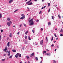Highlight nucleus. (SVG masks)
Returning a JSON list of instances; mask_svg holds the SVG:
<instances>
[{
    "label": "nucleus",
    "instance_id": "obj_1",
    "mask_svg": "<svg viewBox=\"0 0 63 63\" xmlns=\"http://www.w3.org/2000/svg\"><path fill=\"white\" fill-rule=\"evenodd\" d=\"M32 0H30L28 2H27L26 3V4L27 5H31L33 4V3L32 2H31Z\"/></svg>",
    "mask_w": 63,
    "mask_h": 63
},
{
    "label": "nucleus",
    "instance_id": "obj_2",
    "mask_svg": "<svg viewBox=\"0 0 63 63\" xmlns=\"http://www.w3.org/2000/svg\"><path fill=\"white\" fill-rule=\"evenodd\" d=\"M12 22L11 21H9V22H7V24L8 26H10L11 24H12Z\"/></svg>",
    "mask_w": 63,
    "mask_h": 63
},
{
    "label": "nucleus",
    "instance_id": "obj_3",
    "mask_svg": "<svg viewBox=\"0 0 63 63\" xmlns=\"http://www.w3.org/2000/svg\"><path fill=\"white\" fill-rule=\"evenodd\" d=\"M44 43V41H43V40H42L40 42V44L41 45H42L43 46V43Z\"/></svg>",
    "mask_w": 63,
    "mask_h": 63
},
{
    "label": "nucleus",
    "instance_id": "obj_4",
    "mask_svg": "<svg viewBox=\"0 0 63 63\" xmlns=\"http://www.w3.org/2000/svg\"><path fill=\"white\" fill-rule=\"evenodd\" d=\"M28 22H33V19H31Z\"/></svg>",
    "mask_w": 63,
    "mask_h": 63
},
{
    "label": "nucleus",
    "instance_id": "obj_5",
    "mask_svg": "<svg viewBox=\"0 0 63 63\" xmlns=\"http://www.w3.org/2000/svg\"><path fill=\"white\" fill-rule=\"evenodd\" d=\"M45 54L46 55H47L48 56H50V55H51V54H50V53H46Z\"/></svg>",
    "mask_w": 63,
    "mask_h": 63
},
{
    "label": "nucleus",
    "instance_id": "obj_6",
    "mask_svg": "<svg viewBox=\"0 0 63 63\" xmlns=\"http://www.w3.org/2000/svg\"><path fill=\"white\" fill-rule=\"evenodd\" d=\"M34 53H32V54H31L30 55V57H32V56H34Z\"/></svg>",
    "mask_w": 63,
    "mask_h": 63
},
{
    "label": "nucleus",
    "instance_id": "obj_7",
    "mask_svg": "<svg viewBox=\"0 0 63 63\" xmlns=\"http://www.w3.org/2000/svg\"><path fill=\"white\" fill-rule=\"evenodd\" d=\"M29 24L30 26H32V25H33L34 24H33V22H32Z\"/></svg>",
    "mask_w": 63,
    "mask_h": 63
},
{
    "label": "nucleus",
    "instance_id": "obj_8",
    "mask_svg": "<svg viewBox=\"0 0 63 63\" xmlns=\"http://www.w3.org/2000/svg\"><path fill=\"white\" fill-rule=\"evenodd\" d=\"M7 49V47H5V49H3L4 51H6Z\"/></svg>",
    "mask_w": 63,
    "mask_h": 63
},
{
    "label": "nucleus",
    "instance_id": "obj_9",
    "mask_svg": "<svg viewBox=\"0 0 63 63\" xmlns=\"http://www.w3.org/2000/svg\"><path fill=\"white\" fill-rule=\"evenodd\" d=\"M7 20H8V21H9L11 20V18L8 17L7 18Z\"/></svg>",
    "mask_w": 63,
    "mask_h": 63
},
{
    "label": "nucleus",
    "instance_id": "obj_10",
    "mask_svg": "<svg viewBox=\"0 0 63 63\" xmlns=\"http://www.w3.org/2000/svg\"><path fill=\"white\" fill-rule=\"evenodd\" d=\"M24 18H25V16H23L21 18H20V19H23Z\"/></svg>",
    "mask_w": 63,
    "mask_h": 63
},
{
    "label": "nucleus",
    "instance_id": "obj_11",
    "mask_svg": "<svg viewBox=\"0 0 63 63\" xmlns=\"http://www.w3.org/2000/svg\"><path fill=\"white\" fill-rule=\"evenodd\" d=\"M8 56H10V51H9L8 52Z\"/></svg>",
    "mask_w": 63,
    "mask_h": 63
},
{
    "label": "nucleus",
    "instance_id": "obj_12",
    "mask_svg": "<svg viewBox=\"0 0 63 63\" xmlns=\"http://www.w3.org/2000/svg\"><path fill=\"white\" fill-rule=\"evenodd\" d=\"M47 7V6L46 5L45 6L43 7H42L41 8V9H45V7Z\"/></svg>",
    "mask_w": 63,
    "mask_h": 63
},
{
    "label": "nucleus",
    "instance_id": "obj_13",
    "mask_svg": "<svg viewBox=\"0 0 63 63\" xmlns=\"http://www.w3.org/2000/svg\"><path fill=\"white\" fill-rule=\"evenodd\" d=\"M11 37L12 36V33H10V35H9V37Z\"/></svg>",
    "mask_w": 63,
    "mask_h": 63
},
{
    "label": "nucleus",
    "instance_id": "obj_14",
    "mask_svg": "<svg viewBox=\"0 0 63 63\" xmlns=\"http://www.w3.org/2000/svg\"><path fill=\"white\" fill-rule=\"evenodd\" d=\"M18 56L19 57H21V54H20Z\"/></svg>",
    "mask_w": 63,
    "mask_h": 63
},
{
    "label": "nucleus",
    "instance_id": "obj_15",
    "mask_svg": "<svg viewBox=\"0 0 63 63\" xmlns=\"http://www.w3.org/2000/svg\"><path fill=\"white\" fill-rule=\"evenodd\" d=\"M27 33H28V31H26V32H25V34H26V35H27Z\"/></svg>",
    "mask_w": 63,
    "mask_h": 63
},
{
    "label": "nucleus",
    "instance_id": "obj_16",
    "mask_svg": "<svg viewBox=\"0 0 63 63\" xmlns=\"http://www.w3.org/2000/svg\"><path fill=\"white\" fill-rule=\"evenodd\" d=\"M15 57L16 58H18V56H17V55H15Z\"/></svg>",
    "mask_w": 63,
    "mask_h": 63
},
{
    "label": "nucleus",
    "instance_id": "obj_17",
    "mask_svg": "<svg viewBox=\"0 0 63 63\" xmlns=\"http://www.w3.org/2000/svg\"><path fill=\"white\" fill-rule=\"evenodd\" d=\"M51 23L50 22H49L48 23V25H50Z\"/></svg>",
    "mask_w": 63,
    "mask_h": 63
},
{
    "label": "nucleus",
    "instance_id": "obj_18",
    "mask_svg": "<svg viewBox=\"0 0 63 63\" xmlns=\"http://www.w3.org/2000/svg\"><path fill=\"white\" fill-rule=\"evenodd\" d=\"M12 51H13V52H16V50H14V49H13L12 50Z\"/></svg>",
    "mask_w": 63,
    "mask_h": 63
},
{
    "label": "nucleus",
    "instance_id": "obj_19",
    "mask_svg": "<svg viewBox=\"0 0 63 63\" xmlns=\"http://www.w3.org/2000/svg\"><path fill=\"white\" fill-rule=\"evenodd\" d=\"M9 44H10V42H8L7 43V46L8 47H9Z\"/></svg>",
    "mask_w": 63,
    "mask_h": 63
},
{
    "label": "nucleus",
    "instance_id": "obj_20",
    "mask_svg": "<svg viewBox=\"0 0 63 63\" xmlns=\"http://www.w3.org/2000/svg\"><path fill=\"white\" fill-rule=\"evenodd\" d=\"M46 52H47V51H44L43 52V54H44V53H46Z\"/></svg>",
    "mask_w": 63,
    "mask_h": 63
},
{
    "label": "nucleus",
    "instance_id": "obj_21",
    "mask_svg": "<svg viewBox=\"0 0 63 63\" xmlns=\"http://www.w3.org/2000/svg\"><path fill=\"white\" fill-rule=\"evenodd\" d=\"M46 40L47 41V42H48V39H47V37H46Z\"/></svg>",
    "mask_w": 63,
    "mask_h": 63
},
{
    "label": "nucleus",
    "instance_id": "obj_22",
    "mask_svg": "<svg viewBox=\"0 0 63 63\" xmlns=\"http://www.w3.org/2000/svg\"><path fill=\"white\" fill-rule=\"evenodd\" d=\"M25 43L26 44H28V42L26 41H25Z\"/></svg>",
    "mask_w": 63,
    "mask_h": 63
},
{
    "label": "nucleus",
    "instance_id": "obj_23",
    "mask_svg": "<svg viewBox=\"0 0 63 63\" xmlns=\"http://www.w3.org/2000/svg\"><path fill=\"white\" fill-rule=\"evenodd\" d=\"M28 39L29 40H31V38H30V36H29L28 37Z\"/></svg>",
    "mask_w": 63,
    "mask_h": 63
},
{
    "label": "nucleus",
    "instance_id": "obj_24",
    "mask_svg": "<svg viewBox=\"0 0 63 63\" xmlns=\"http://www.w3.org/2000/svg\"><path fill=\"white\" fill-rule=\"evenodd\" d=\"M13 0H11L9 1V3H11V2H12Z\"/></svg>",
    "mask_w": 63,
    "mask_h": 63
},
{
    "label": "nucleus",
    "instance_id": "obj_25",
    "mask_svg": "<svg viewBox=\"0 0 63 63\" xmlns=\"http://www.w3.org/2000/svg\"><path fill=\"white\" fill-rule=\"evenodd\" d=\"M35 59H36V61H37V60H38V58L37 57H35Z\"/></svg>",
    "mask_w": 63,
    "mask_h": 63
},
{
    "label": "nucleus",
    "instance_id": "obj_26",
    "mask_svg": "<svg viewBox=\"0 0 63 63\" xmlns=\"http://www.w3.org/2000/svg\"><path fill=\"white\" fill-rule=\"evenodd\" d=\"M1 17H2V14H0V18H1Z\"/></svg>",
    "mask_w": 63,
    "mask_h": 63
},
{
    "label": "nucleus",
    "instance_id": "obj_27",
    "mask_svg": "<svg viewBox=\"0 0 63 63\" xmlns=\"http://www.w3.org/2000/svg\"><path fill=\"white\" fill-rule=\"evenodd\" d=\"M24 26L25 27H26L27 26L26 25V24H24Z\"/></svg>",
    "mask_w": 63,
    "mask_h": 63
},
{
    "label": "nucleus",
    "instance_id": "obj_28",
    "mask_svg": "<svg viewBox=\"0 0 63 63\" xmlns=\"http://www.w3.org/2000/svg\"><path fill=\"white\" fill-rule=\"evenodd\" d=\"M25 39H26L27 38V36H26L25 35Z\"/></svg>",
    "mask_w": 63,
    "mask_h": 63
},
{
    "label": "nucleus",
    "instance_id": "obj_29",
    "mask_svg": "<svg viewBox=\"0 0 63 63\" xmlns=\"http://www.w3.org/2000/svg\"><path fill=\"white\" fill-rule=\"evenodd\" d=\"M5 59H2L1 60V61H5Z\"/></svg>",
    "mask_w": 63,
    "mask_h": 63
},
{
    "label": "nucleus",
    "instance_id": "obj_30",
    "mask_svg": "<svg viewBox=\"0 0 63 63\" xmlns=\"http://www.w3.org/2000/svg\"><path fill=\"white\" fill-rule=\"evenodd\" d=\"M1 39H2V36L0 35V40H1Z\"/></svg>",
    "mask_w": 63,
    "mask_h": 63
},
{
    "label": "nucleus",
    "instance_id": "obj_31",
    "mask_svg": "<svg viewBox=\"0 0 63 63\" xmlns=\"http://www.w3.org/2000/svg\"><path fill=\"white\" fill-rule=\"evenodd\" d=\"M21 16H22V17H23V16H24V14H22L21 15Z\"/></svg>",
    "mask_w": 63,
    "mask_h": 63
},
{
    "label": "nucleus",
    "instance_id": "obj_32",
    "mask_svg": "<svg viewBox=\"0 0 63 63\" xmlns=\"http://www.w3.org/2000/svg\"><path fill=\"white\" fill-rule=\"evenodd\" d=\"M54 16H52L51 18L52 19H54Z\"/></svg>",
    "mask_w": 63,
    "mask_h": 63
},
{
    "label": "nucleus",
    "instance_id": "obj_33",
    "mask_svg": "<svg viewBox=\"0 0 63 63\" xmlns=\"http://www.w3.org/2000/svg\"><path fill=\"white\" fill-rule=\"evenodd\" d=\"M63 30L62 29H61V30L60 31V32H63Z\"/></svg>",
    "mask_w": 63,
    "mask_h": 63
},
{
    "label": "nucleus",
    "instance_id": "obj_34",
    "mask_svg": "<svg viewBox=\"0 0 63 63\" xmlns=\"http://www.w3.org/2000/svg\"><path fill=\"white\" fill-rule=\"evenodd\" d=\"M12 56H10L9 58H12Z\"/></svg>",
    "mask_w": 63,
    "mask_h": 63
},
{
    "label": "nucleus",
    "instance_id": "obj_35",
    "mask_svg": "<svg viewBox=\"0 0 63 63\" xmlns=\"http://www.w3.org/2000/svg\"><path fill=\"white\" fill-rule=\"evenodd\" d=\"M16 55H17V56H18V55H19V53H17L16 54Z\"/></svg>",
    "mask_w": 63,
    "mask_h": 63
},
{
    "label": "nucleus",
    "instance_id": "obj_36",
    "mask_svg": "<svg viewBox=\"0 0 63 63\" xmlns=\"http://www.w3.org/2000/svg\"><path fill=\"white\" fill-rule=\"evenodd\" d=\"M48 7H49L50 6V3H48Z\"/></svg>",
    "mask_w": 63,
    "mask_h": 63
},
{
    "label": "nucleus",
    "instance_id": "obj_37",
    "mask_svg": "<svg viewBox=\"0 0 63 63\" xmlns=\"http://www.w3.org/2000/svg\"><path fill=\"white\" fill-rule=\"evenodd\" d=\"M38 42H36V44H35V45H38Z\"/></svg>",
    "mask_w": 63,
    "mask_h": 63
},
{
    "label": "nucleus",
    "instance_id": "obj_38",
    "mask_svg": "<svg viewBox=\"0 0 63 63\" xmlns=\"http://www.w3.org/2000/svg\"><path fill=\"white\" fill-rule=\"evenodd\" d=\"M26 57H27V58L28 59V58H29V56H27Z\"/></svg>",
    "mask_w": 63,
    "mask_h": 63
},
{
    "label": "nucleus",
    "instance_id": "obj_39",
    "mask_svg": "<svg viewBox=\"0 0 63 63\" xmlns=\"http://www.w3.org/2000/svg\"><path fill=\"white\" fill-rule=\"evenodd\" d=\"M17 11V10H15V11H14V13H16V12Z\"/></svg>",
    "mask_w": 63,
    "mask_h": 63
},
{
    "label": "nucleus",
    "instance_id": "obj_40",
    "mask_svg": "<svg viewBox=\"0 0 63 63\" xmlns=\"http://www.w3.org/2000/svg\"><path fill=\"white\" fill-rule=\"evenodd\" d=\"M53 37H52V39L51 40V41H52L53 40Z\"/></svg>",
    "mask_w": 63,
    "mask_h": 63
},
{
    "label": "nucleus",
    "instance_id": "obj_41",
    "mask_svg": "<svg viewBox=\"0 0 63 63\" xmlns=\"http://www.w3.org/2000/svg\"><path fill=\"white\" fill-rule=\"evenodd\" d=\"M36 21V22H38V21H39V20L38 19Z\"/></svg>",
    "mask_w": 63,
    "mask_h": 63
},
{
    "label": "nucleus",
    "instance_id": "obj_42",
    "mask_svg": "<svg viewBox=\"0 0 63 63\" xmlns=\"http://www.w3.org/2000/svg\"><path fill=\"white\" fill-rule=\"evenodd\" d=\"M32 32L33 33H34L35 32V31H34V30H32Z\"/></svg>",
    "mask_w": 63,
    "mask_h": 63
},
{
    "label": "nucleus",
    "instance_id": "obj_43",
    "mask_svg": "<svg viewBox=\"0 0 63 63\" xmlns=\"http://www.w3.org/2000/svg\"><path fill=\"white\" fill-rule=\"evenodd\" d=\"M50 9H49L48 10V12H50Z\"/></svg>",
    "mask_w": 63,
    "mask_h": 63
},
{
    "label": "nucleus",
    "instance_id": "obj_44",
    "mask_svg": "<svg viewBox=\"0 0 63 63\" xmlns=\"http://www.w3.org/2000/svg\"><path fill=\"white\" fill-rule=\"evenodd\" d=\"M0 31L1 33H2V32H3V30H1Z\"/></svg>",
    "mask_w": 63,
    "mask_h": 63
},
{
    "label": "nucleus",
    "instance_id": "obj_45",
    "mask_svg": "<svg viewBox=\"0 0 63 63\" xmlns=\"http://www.w3.org/2000/svg\"><path fill=\"white\" fill-rule=\"evenodd\" d=\"M17 35H19V32L17 33Z\"/></svg>",
    "mask_w": 63,
    "mask_h": 63
},
{
    "label": "nucleus",
    "instance_id": "obj_46",
    "mask_svg": "<svg viewBox=\"0 0 63 63\" xmlns=\"http://www.w3.org/2000/svg\"><path fill=\"white\" fill-rule=\"evenodd\" d=\"M46 50H47V51H49V50H48L47 49H46Z\"/></svg>",
    "mask_w": 63,
    "mask_h": 63
},
{
    "label": "nucleus",
    "instance_id": "obj_47",
    "mask_svg": "<svg viewBox=\"0 0 63 63\" xmlns=\"http://www.w3.org/2000/svg\"><path fill=\"white\" fill-rule=\"evenodd\" d=\"M54 35L55 37H57V36H56V34H54Z\"/></svg>",
    "mask_w": 63,
    "mask_h": 63
},
{
    "label": "nucleus",
    "instance_id": "obj_48",
    "mask_svg": "<svg viewBox=\"0 0 63 63\" xmlns=\"http://www.w3.org/2000/svg\"><path fill=\"white\" fill-rule=\"evenodd\" d=\"M51 47H54V45L53 44H52L51 46Z\"/></svg>",
    "mask_w": 63,
    "mask_h": 63
},
{
    "label": "nucleus",
    "instance_id": "obj_49",
    "mask_svg": "<svg viewBox=\"0 0 63 63\" xmlns=\"http://www.w3.org/2000/svg\"><path fill=\"white\" fill-rule=\"evenodd\" d=\"M56 61H55L54 60V62H53V63H56Z\"/></svg>",
    "mask_w": 63,
    "mask_h": 63
},
{
    "label": "nucleus",
    "instance_id": "obj_50",
    "mask_svg": "<svg viewBox=\"0 0 63 63\" xmlns=\"http://www.w3.org/2000/svg\"><path fill=\"white\" fill-rule=\"evenodd\" d=\"M41 13H42V12L40 11L39 12V14H41Z\"/></svg>",
    "mask_w": 63,
    "mask_h": 63
},
{
    "label": "nucleus",
    "instance_id": "obj_51",
    "mask_svg": "<svg viewBox=\"0 0 63 63\" xmlns=\"http://www.w3.org/2000/svg\"><path fill=\"white\" fill-rule=\"evenodd\" d=\"M30 9L29 8L28 9V11H30Z\"/></svg>",
    "mask_w": 63,
    "mask_h": 63
},
{
    "label": "nucleus",
    "instance_id": "obj_52",
    "mask_svg": "<svg viewBox=\"0 0 63 63\" xmlns=\"http://www.w3.org/2000/svg\"><path fill=\"white\" fill-rule=\"evenodd\" d=\"M60 36H63V34H60Z\"/></svg>",
    "mask_w": 63,
    "mask_h": 63
},
{
    "label": "nucleus",
    "instance_id": "obj_53",
    "mask_svg": "<svg viewBox=\"0 0 63 63\" xmlns=\"http://www.w3.org/2000/svg\"><path fill=\"white\" fill-rule=\"evenodd\" d=\"M41 31H42L43 30V28H41Z\"/></svg>",
    "mask_w": 63,
    "mask_h": 63
},
{
    "label": "nucleus",
    "instance_id": "obj_54",
    "mask_svg": "<svg viewBox=\"0 0 63 63\" xmlns=\"http://www.w3.org/2000/svg\"><path fill=\"white\" fill-rule=\"evenodd\" d=\"M34 1L35 2H37V0H34Z\"/></svg>",
    "mask_w": 63,
    "mask_h": 63
},
{
    "label": "nucleus",
    "instance_id": "obj_55",
    "mask_svg": "<svg viewBox=\"0 0 63 63\" xmlns=\"http://www.w3.org/2000/svg\"><path fill=\"white\" fill-rule=\"evenodd\" d=\"M43 63V62H42V61H41L40 62V63Z\"/></svg>",
    "mask_w": 63,
    "mask_h": 63
},
{
    "label": "nucleus",
    "instance_id": "obj_56",
    "mask_svg": "<svg viewBox=\"0 0 63 63\" xmlns=\"http://www.w3.org/2000/svg\"><path fill=\"white\" fill-rule=\"evenodd\" d=\"M9 39V37H7V40H8V39Z\"/></svg>",
    "mask_w": 63,
    "mask_h": 63
},
{
    "label": "nucleus",
    "instance_id": "obj_57",
    "mask_svg": "<svg viewBox=\"0 0 63 63\" xmlns=\"http://www.w3.org/2000/svg\"><path fill=\"white\" fill-rule=\"evenodd\" d=\"M59 17V18H60L61 17L60 16Z\"/></svg>",
    "mask_w": 63,
    "mask_h": 63
},
{
    "label": "nucleus",
    "instance_id": "obj_58",
    "mask_svg": "<svg viewBox=\"0 0 63 63\" xmlns=\"http://www.w3.org/2000/svg\"><path fill=\"white\" fill-rule=\"evenodd\" d=\"M45 1V0H42V1L44 2Z\"/></svg>",
    "mask_w": 63,
    "mask_h": 63
},
{
    "label": "nucleus",
    "instance_id": "obj_59",
    "mask_svg": "<svg viewBox=\"0 0 63 63\" xmlns=\"http://www.w3.org/2000/svg\"><path fill=\"white\" fill-rule=\"evenodd\" d=\"M3 56H6V55H5V54H4V55H3Z\"/></svg>",
    "mask_w": 63,
    "mask_h": 63
},
{
    "label": "nucleus",
    "instance_id": "obj_60",
    "mask_svg": "<svg viewBox=\"0 0 63 63\" xmlns=\"http://www.w3.org/2000/svg\"><path fill=\"white\" fill-rule=\"evenodd\" d=\"M28 63H30V62L29 61H28Z\"/></svg>",
    "mask_w": 63,
    "mask_h": 63
},
{
    "label": "nucleus",
    "instance_id": "obj_61",
    "mask_svg": "<svg viewBox=\"0 0 63 63\" xmlns=\"http://www.w3.org/2000/svg\"><path fill=\"white\" fill-rule=\"evenodd\" d=\"M58 17H60V16H59V15H58Z\"/></svg>",
    "mask_w": 63,
    "mask_h": 63
},
{
    "label": "nucleus",
    "instance_id": "obj_62",
    "mask_svg": "<svg viewBox=\"0 0 63 63\" xmlns=\"http://www.w3.org/2000/svg\"><path fill=\"white\" fill-rule=\"evenodd\" d=\"M20 27H21V25H20Z\"/></svg>",
    "mask_w": 63,
    "mask_h": 63
},
{
    "label": "nucleus",
    "instance_id": "obj_63",
    "mask_svg": "<svg viewBox=\"0 0 63 63\" xmlns=\"http://www.w3.org/2000/svg\"><path fill=\"white\" fill-rule=\"evenodd\" d=\"M57 47L58 48V47H58V46H57Z\"/></svg>",
    "mask_w": 63,
    "mask_h": 63
},
{
    "label": "nucleus",
    "instance_id": "obj_64",
    "mask_svg": "<svg viewBox=\"0 0 63 63\" xmlns=\"http://www.w3.org/2000/svg\"><path fill=\"white\" fill-rule=\"evenodd\" d=\"M22 62H21L20 63H22Z\"/></svg>",
    "mask_w": 63,
    "mask_h": 63
}]
</instances>
